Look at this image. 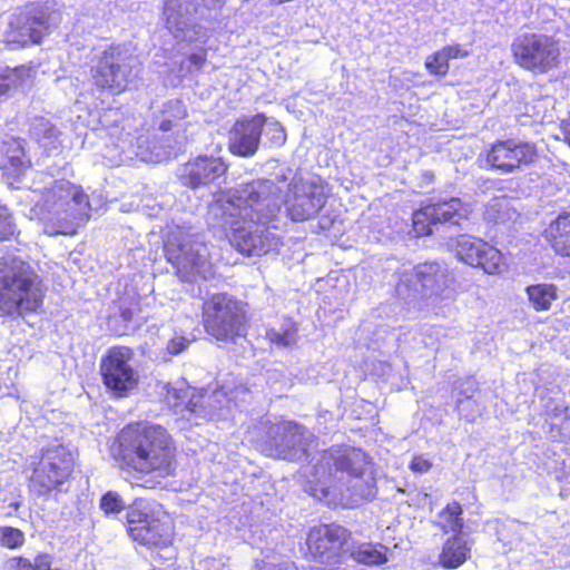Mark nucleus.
<instances>
[{
  "instance_id": "f257e3e1",
  "label": "nucleus",
  "mask_w": 570,
  "mask_h": 570,
  "mask_svg": "<svg viewBox=\"0 0 570 570\" xmlns=\"http://www.w3.org/2000/svg\"><path fill=\"white\" fill-rule=\"evenodd\" d=\"M118 469L146 489H166L178 476V449L163 425L132 421L121 428L110 445Z\"/></svg>"
},
{
  "instance_id": "f03ea898",
  "label": "nucleus",
  "mask_w": 570,
  "mask_h": 570,
  "mask_svg": "<svg viewBox=\"0 0 570 570\" xmlns=\"http://www.w3.org/2000/svg\"><path fill=\"white\" fill-rule=\"evenodd\" d=\"M47 285L21 257L0 258V317L17 320L43 309Z\"/></svg>"
},
{
  "instance_id": "7ed1b4c3",
  "label": "nucleus",
  "mask_w": 570,
  "mask_h": 570,
  "mask_svg": "<svg viewBox=\"0 0 570 570\" xmlns=\"http://www.w3.org/2000/svg\"><path fill=\"white\" fill-rule=\"evenodd\" d=\"M126 522L129 538L147 549H166L175 541V519L155 500L136 499L128 508Z\"/></svg>"
},
{
  "instance_id": "20e7f679",
  "label": "nucleus",
  "mask_w": 570,
  "mask_h": 570,
  "mask_svg": "<svg viewBox=\"0 0 570 570\" xmlns=\"http://www.w3.org/2000/svg\"><path fill=\"white\" fill-rule=\"evenodd\" d=\"M75 469L76 456L70 449L61 443L48 444L30 462L27 489L31 495L48 500L61 492Z\"/></svg>"
},
{
  "instance_id": "39448f33",
  "label": "nucleus",
  "mask_w": 570,
  "mask_h": 570,
  "mask_svg": "<svg viewBox=\"0 0 570 570\" xmlns=\"http://www.w3.org/2000/svg\"><path fill=\"white\" fill-rule=\"evenodd\" d=\"M247 304L228 292L209 294L202 303L204 332L217 342L235 343L249 327Z\"/></svg>"
},
{
  "instance_id": "423d86ee",
  "label": "nucleus",
  "mask_w": 570,
  "mask_h": 570,
  "mask_svg": "<svg viewBox=\"0 0 570 570\" xmlns=\"http://www.w3.org/2000/svg\"><path fill=\"white\" fill-rule=\"evenodd\" d=\"M352 531L336 523H318L306 533L304 557L318 570H337L346 560Z\"/></svg>"
},
{
  "instance_id": "0eeeda50",
  "label": "nucleus",
  "mask_w": 570,
  "mask_h": 570,
  "mask_svg": "<svg viewBox=\"0 0 570 570\" xmlns=\"http://www.w3.org/2000/svg\"><path fill=\"white\" fill-rule=\"evenodd\" d=\"M513 62L533 75H546L561 63V47L553 36L541 32H523L511 42Z\"/></svg>"
},
{
  "instance_id": "6e6552de",
  "label": "nucleus",
  "mask_w": 570,
  "mask_h": 570,
  "mask_svg": "<svg viewBox=\"0 0 570 570\" xmlns=\"http://www.w3.org/2000/svg\"><path fill=\"white\" fill-rule=\"evenodd\" d=\"M132 57L121 45L108 46L90 67V81L100 94L119 96L128 91L136 80Z\"/></svg>"
},
{
  "instance_id": "1a4fd4ad",
  "label": "nucleus",
  "mask_w": 570,
  "mask_h": 570,
  "mask_svg": "<svg viewBox=\"0 0 570 570\" xmlns=\"http://www.w3.org/2000/svg\"><path fill=\"white\" fill-rule=\"evenodd\" d=\"M135 350L127 345H112L100 357L99 375L105 389L115 397H127L140 382Z\"/></svg>"
},
{
  "instance_id": "9d476101",
  "label": "nucleus",
  "mask_w": 570,
  "mask_h": 570,
  "mask_svg": "<svg viewBox=\"0 0 570 570\" xmlns=\"http://www.w3.org/2000/svg\"><path fill=\"white\" fill-rule=\"evenodd\" d=\"M41 195L47 206L56 209L57 214H65L56 233L73 235L79 224L87 220L90 202L81 186L66 179H58L50 187L45 188Z\"/></svg>"
},
{
  "instance_id": "9b49d317",
  "label": "nucleus",
  "mask_w": 570,
  "mask_h": 570,
  "mask_svg": "<svg viewBox=\"0 0 570 570\" xmlns=\"http://www.w3.org/2000/svg\"><path fill=\"white\" fill-rule=\"evenodd\" d=\"M534 141L497 139L479 156V164L487 170L509 175L534 165L539 159Z\"/></svg>"
},
{
  "instance_id": "f8f14e48",
  "label": "nucleus",
  "mask_w": 570,
  "mask_h": 570,
  "mask_svg": "<svg viewBox=\"0 0 570 570\" xmlns=\"http://www.w3.org/2000/svg\"><path fill=\"white\" fill-rule=\"evenodd\" d=\"M223 226L229 242L245 256H264L282 246L279 235L268 227L258 232H248L242 209L238 213H224Z\"/></svg>"
},
{
  "instance_id": "ddd939ff",
  "label": "nucleus",
  "mask_w": 570,
  "mask_h": 570,
  "mask_svg": "<svg viewBox=\"0 0 570 570\" xmlns=\"http://www.w3.org/2000/svg\"><path fill=\"white\" fill-rule=\"evenodd\" d=\"M453 248L458 261L488 275H499L507 269L502 252L480 237L459 235Z\"/></svg>"
},
{
  "instance_id": "4468645a",
  "label": "nucleus",
  "mask_w": 570,
  "mask_h": 570,
  "mask_svg": "<svg viewBox=\"0 0 570 570\" xmlns=\"http://www.w3.org/2000/svg\"><path fill=\"white\" fill-rule=\"evenodd\" d=\"M468 218L464 204L459 198L429 202L412 214V232L415 237L431 236L439 224L459 225Z\"/></svg>"
},
{
  "instance_id": "2eb2a0df",
  "label": "nucleus",
  "mask_w": 570,
  "mask_h": 570,
  "mask_svg": "<svg viewBox=\"0 0 570 570\" xmlns=\"http://www.w3.org/2000/svg\"><path fill=\"white\" fill-rule=\"evenodd\" d=\"M49 14L41 6H32L12 17L4 41L12 48L39 45L49 30Z\"/></svg>"
},
{
  "instance_id": "dca6fc26",
  "label": "nucleus",
  "mask_w": 570,
  "mask_h": 570,
  "mask_svg": "<svg viewBox=\"0 0 570 570\" xmlns=\"http://www.w3.org/2000/svg\"><path fill=\"white\" fill-rule=\"evenodd\" d=\"M266 121L267 118L262 112L236 119L229 131V151L239 157L254 156L258 150Z\"/></svg>"
},
{
  "instance_id": "f3484780",
  "label": "nucleus",
  "mask_w": 570,
  "mask_h": 570,
  "mask_svg": "<svg viewBox=\"0 0 570 570\" xmlns=\"http://www.w3.org/2000/svg\"><path fill=\"white\" fill-rule=\"evenodd\" d=\"M286 199V214L292 222L302 223L314 218L325 206L326 196L314 184H294Z\"/></svg>"
},
{
  "instance_id": "a211bd4d",
  "label": "nucleus",
  "mask_w": 570,
  "mask_h": 570,
  "mask_svg": "<svg viewBox=\"0 0 570 570\" xmlns=\"http://www.w3.org/2000/svg\"><path fill=\"white\" fill-rule=\"evenodd\" d=\"M227 170L228 164L222 157L198 156L184 165L179 179L183 186L197 189L224 176Z\"/></svg>"
},
{
  "instance_id": "6ab92c4d",
  "label": "nucleus",
  "mask_w": 570,
  "mask_h": 570,
  "mask_svg": "<svg viewBox=\"0 0 570 570\" xmlns=\"http://www.w3.org/2000/svg\"><path fill=\"white\" fill-rule=\"evenodd\" d=\"M167 259L183 281H191L197 276L206 279L207 275L212 273L209 261L188 244L168 248Z\"/></svg>"
},
{
  "instance_id": "aec40b11",
  "label": "nucleus",
  "mask_w": 570,
  "mask_h": 570,
  "mask_svg": "<svg viewBox=\"0 0 570 570\" xmlns=\"http://www.w3.org/2000/svg\"><path fill=\"white\" fill-rule=\"evenodd\" d=\"M412 279L420 285L422 292L430 296L440 297L452 283L453 277L449 269L438 262H424L417 264L412 272Z\"/></svg>"
},
{
  "instance_id": "412c9836",
  "label": "nucleus",
  "mask_w": 570,
  "mask_h": 570,
  "mask_svg": "<svg viewBox=\"0 0 570 570\" xmlns=\"http://www.w3.org/2000/svg\"><path fill=\"white\" fill-rule=\"evenodd\" d=\"M542 236L554 255L570 258V209L561 210L552 218Z\"/></svg>"
},
{
  "instance_id": "4be33fe9",
  "label": "nucleus",
  "mask_w": 570,
  "mask_h": 570,
  "mask_svg": "<svg viewBox=\"0 0 570 570\" xmlns=\"http://www.w3.org/2000/svg\"><path fill=\"white\" fill-rule=\"evenodd\" d=\"M314 470L315 474H317L320 470H328L330 474H332V471H340L346 472L354 478L362 475V470L355 465L352 453L348 450H341L340 448H330L323 451L321 460L315 464Z\"/></svg>"
},
{
  "instance_id": "5701e85b",
  "label": "nucleus",
  "mask_w": 570,
  "mask_h": 570,
  "mask_svg": "<svg viewBox=\"0 0 570 570\" xmlns=\"http://www.w3.org/2000/svg\"><path fill=\"white\" fill-rule=\"evenodd\" d=\"M470 557L471 547L462 534L450 535L442 544L438 562L442 568L452 570L463 566Z\"/></svg>"
},
{
  "instance_id": "b1692460",
  "label": "nucleus",
  "mask_w": 570,
  "mask_h": 570,
  "mask_svg": "<svg viewBox=\"0 0 570 570\" xmlns=\"http://www.w3.org/2000/svg\"><path fill=\"white\" fill-rule=\"evenodd\" d=\"M111 307L125 322H130L141 312V296L132 285L125 284L116 291Z\"/></svg>"
},
{
  "instance_id": "393cba45",
  "label": "nucleus",
  "mask_w": 570,
  "mask_h": 570,
  "mask_svg": "<svg viewBox=\"0 0 570 570\" xmlns=\"http://www.w3.org/2000/svg\"><path fill=\"white\" fill-rule=\"evenodd\" d=\"M435 525L443 534H463L465 523L463 519L462 504L455 500L448 502L439 511L436 515Z\"/></svg>"
},
{
  "instance_id": "a878e982",
  "label": "nucleus",
  "mask_w": 570,
  "mask_h": 570,
  "mask_svg": "<svg viewBox=\"0 0 570 570\" xmlns=\"http://www.w3.org/2000/svg\"><path fill=\"white\" fill-rule=\"evenodd\" d=\"M530 307L535 312H548L559 298V288L552 283H537L524 288Z\"/></svg>"
},
{
  "instance_id": "bb28decb",
  "label": "nucleus",
  "mask_w": 570,
  "mask_h": 570,
  "mask_svg": "<svg viewBox=\"0 0 570 570\" xmlns=\"http://www.w3.org/2000/svg\"><path fill=\"white\" fill-rule=\"evenodd\" d=\"M188 117L186 105L180 99H170L166 101L157 117L160 131L168 132L175 130Z\"/></svg>"
},
{
  "instance_id": "cd10ccee",
  "label": "nucleus",
  "mask_w": 570,
  "mask_h": 570,
  "mask_svg": "<svg viewBox=\"0 0 570 570\" xmlns=\"http://www.w3.org/2000/svg\"><path fill=\"white\" fill-rule=\"evenodd\" d=\"M32 67L19 65L13 68L6 67L0 70V97L9 95L12 90L22 87L32 79Z\"/></svg>"
},
{
  "instance_id": "c85d7f7f",
  "label": "nucleus",
  "mask_w": 570,
  "mask_h": 570,
  "mask_svg": "<svg viewBox=\"0 0 570 570\" xmlns=\"http://www.w3.org/2000/svg\"><path fill=\"white\" fill-rule=\"evenodd\" d=\"M386 548L382 544L363 543L351 552V557L365 566H381L387 561Z\"/></svg>"
},
{
  "instance_id": "c756f323",
  "label": "nucleus",
  "mask_w": 570,
  "mask_h": 570,
  "mask_svg": "<svg viewBox=\"0 0 570 570\" xmlns=\"http://www.w3.org/2000/svg\"><path fill=\"white\" fill-rule=\"evenodd\" d=\"M476 390V387H472L469 391H460V396L456 401L455 409L459 412L460 417L468 423H474L481 414V405L473 397Z\"/></svg>"
},
{
  "instance_id": "7c9ffc66",
  "label": "nucleus",
  "mask_w": 570,
  "mask_h": 570,
  "mask_svg": "<svg viewBox=\"0 0 570 570\" xmlns=\"http://www.w3.org/2000/svg\"><path fill=\"white\" fill-rule=\"evenodd\" d=\"M269 186L267 181H254L244 184L240 189L237 190V199L243 202L247 207L254 208L265 199V194Z\"/></svg>"
},
{
  "instance_id": "2f4dec72",
  "label": "nucleus",
  "mask_w": 570,
  "mask_h": 570,
  "mask_svg": "<svg viewBox=\"0 0 570 570\" xmlns=\"http://www.w3.org/2000/svg\"><path fill=\"white\" fill-rule=\"evenodd\" d=\"M424 68L429 75L443 78L449 73L450 63L442 49H439L426 57Z\"/></svg>"
},
{
  "instance_id": "473e14b6",
  "label": "nucleus",
  "mask_w": 570,
  "mask_h": 570,
  "mask_svg": "<svg viewBox=\"0 0 570 570\" xmlns=\"http://www.w3.org/2000/svg\"><path fill=\"white\" fill-rule=\"evenodd\" d=\"M32 138L42 145L57 140L59 131L57 127L46 119H39L31 128Z\"/></svg>"
},
{
  "instance_id": "72a5a7b5",
  "label": "nucleus",
  "mask_w": 570,
  "mask_h": 570,
  "mask_svg": "<svg viewBox=\"0 0 570 570\" xmlns=\"http://www.w3.org/2000/svg\"><path fill=\"white\" fill-rule=\"evenodd\" d=\"M26 542L24 532L16 527H0V546L9 550L20 549Z\"/></svg>"
},
{
  "instance_id": "f704fd0d",
  "label": "nucleus",
  "mask_w": 570,
  "mask_h": 570,
  "mask_svg": "<svg viewBox=\"0 0 570 570\" xmlns=\"http://www.w3.org/2000/svg\"><path fill=\"white\" fill-rule=\"evenodd\" d=\"M99 507L106 515H110L120 513L126 508V503L118 492L107 491L101 495Z\"/></svg>"
},
{
  "instance_id": "c9c22d12",
  "label": "nucleus",
  "mask_w": 570,
  "mask_h": 570,
  "mask_svg": "<svg viewBox=\"0 0 570 570\" xmlns=\"http://www.w3.org/2000/svg\"><path fill=\"white\" fill-rule=\"evenodd\" d=\"M16 233V225L12 213L6 206L0 204V242L10 239Z\"/></svg>"
},
{
  "instance_id": "e433bc0d",
  "label": "nucleus",
  "mask_w": 570,
  "mask_h": 570,
  "mask_svg": "<svg viewBox=\"0 0 570 570\" xmlns=\"http://www.w3.org/2000/svg\"><path fill=\"white\" fill-rule=\"evenodd\" d=\"M188 393H193V387L183 385L180 387H168L166 391V401L175 413L178 412L181 403H185V397Z\"/></svg>"
},
{
  "instance_id": "4c0bfd02",
  "label": "nucleus",
  "mask_w": 570,
  "mask_h": 570,
  "mask_svg": "<svg viewBox=\"0 0 570 570\" xmlns=\"http://www.w3.org/2000/svg\"><path fill=\"white\" fill-rule=\"evenodd\" d=\"M294 332L293 328H284L282 331L272 328L267 331L266 337L271 344L286 347L295 343Z\"/></svg>"
},
{
  "instance_id": "58836bf2",
  "label": "nucleus",
  "mask_w": 570,
  "mask_h": 570,
  "mask_svg": "<svg viewBox=\"0 0 570 570\" xmlns=\"http://www.w3.org/2000/svg\"><path fill=\"white\" fill-rule=\"evenodd\" d=\"M204 409L203 404V394H200L196 389L193 387V393H188V396L185 397V403H181L177 414L191 413L195 414Z\"/></svg>"
},
{
  "instance_id": "ea45409f",
  "label": "nucleus",
  "mask_w": 570,
  "mask_h": 570,
  "mask_svg": "<svg viewBox=\"0 0 570 570\" xmlns=\"http://www.w3.org/2000/svg\"><path fill=\"white\" fill-rule=\"evenodd\" d=\"M3 570H36L35 558L30 559L24 556L10 557L4 561Z\"/></svg>"
},
{
  "instance_id": "a19ab883",
  "label": "nucleus",
  "mask_w": 570,
  "mask_h": 570,
  "mask_svg": "<svg viewBox=\"0 0 570 570\" xmlns=\"http://www.w3.org/2000/svg\"><path fill=\"white\" fill-rule=\"evenodd\" d=\"M433 468V462L424 454H415L410 461L409 469L416 474L428 473Z\"/></svg>"
},
{
  "instance_id": "79ce46f5",
  "label": "nucleus",
  "mask_w": 570,
  "mask_h": 570,
  "mask_svg": "<svg viewBox=\"0 0 570 570\" xmlns=\"http://www.w3.org/2000/svg\"><path fill=\"white\" fill-rule=\"evenodd\" d=\"M448 61L453 59H464L470 56V51L460 43H452L441 48Z\"/></svg>"
},
{
  "instance_id": "37998d69",
  "label": "nucleus",
  "mask_w": 570,
  "mask_h": 570,
  "mask_svg": "<svg viewBox=\"0 0 570 570\" xmlns=\"http://www.w3.org/2000/svg\"><path fill=\"white\" fill-rule=\"evenodd\" d=\"M27 168L26 161L23 159L22 151L20 155L11 156L6 159L2 164V169L7 171H12L13 174H21L22 170Z\"/></svg>"
},
{
  "instance_id": "c03bdc74",
  "label": "nucleus",
  "mask_w": 570,
  "mask_h": 570,
  "mask_svg": "<svg viewBox=\"0 0 570 570\" xmlns=\"http://www.w3.org/2000/svg\"><path fill=\"white\" fill-rule=\"evenodd\" d=\"M36 570H62L53 567V558L49 553L40 552L35 556Z\"/></svg>"
},
{
  "instance_id": "a18cd8bd",
  "label": "nucleus",
  "mask_w": 570,
  "mask_h": 570,
  "mask_svg": "<svg viewBox=\"0 0 570 570\" xmlns=\"http://www.w3.org/2000/svg\"><path fill=\"white\" fill-rule=\"evenodd\" d=\"M188 346V341L185 337H173L167 343V352L170 355H177L185 351Z\"/></svg>"
},
{
  "instance_id": "49530a36",
  "label": "nucleus",
  "mask_w": 570,
  "mask_h": 570,
  "mask_svg": "<svg viewBox=\"0 0 570 570\" xmlns=\"http://www.w3.org/2000/svg\"><path fill=\"white\" fill-rule=\"evenodd\" d=\"M187 59L193 66L200 69L207 61V51L206 49H202L200 52L190 53Z\"/></svg>"
},
{
  "instance_id": "de8ad7c7",
  "label": "nucleus",
  "mask_w": 570,
  "mask_h": 570,
  "mask_svg": "<svg viewBox=\"0 0 570 570\" xmlns=\"http://www.w3.org/2000/svg\"><path fill=\"white\" fill-rule=\"evenodd\" d=\"M264 570H298L294 563H269L265 564Z\"/></svg>"
},
{
  "instance_id": "09e8293b",
  "label": "nucleus",
  "mask_w": 570,
  "mask_h": 570,
  "mask_svg": "<svg viewBox=\"0 0 570 570\" xmlns=\"http://www.w3.org/2000/svg\"><path fill=\"white\" fill-rule=\"evenodd\" d=\"M562 134L564 136V141L570 147V117L563 121L562 124Z\"/></svg>"
},
{
  "instance_id": "8fccbe9b",
  "label": "nucleus",
  "mask_w": 570,
  "mask_h": 570,
  "mask_svg": "<svg viewBox=\"0 0 570 570\" xmlns=\"http://www.w3.org/2000/svg\"><path fill=\"white\" fill-rule=\"evenodd\" d=\"M353 490L356 494L361 495V497H364V495H370L371 494V490H368L367 492H363L361 489L358 490L357 485H353Z\"/></svg>"
},
{
  "instance_id": "3c124183",
  "label": "nucleus",
  "mask_w": 570,
  "mask_h": 570,
  "mask_svg": "<svg viewBox=\"0 0 570 570\" xmlns=\"http://www.w3.org/2000/svg\"><path fill=\"white\" fill-rule=\"evenodd\" d=\"M282 138L285 139V134L283 130H281Z\"/></svg>"
},
{
  "instance_id": "603ef678",
  "label": "nucleus",
  "mask_w": 570,
  "mask_h": 570,
  "mask_svg": "<svg viewBox=\"0 0 570 570\" xmlns=\"http://www.w3.org/2000/svg\"><path fill=\"white\" fill-rule=\"evenodd\" d=\"M566 422H567L568 424H570V417H567V419H566Z\"/></svg>"
}]
</instances>
